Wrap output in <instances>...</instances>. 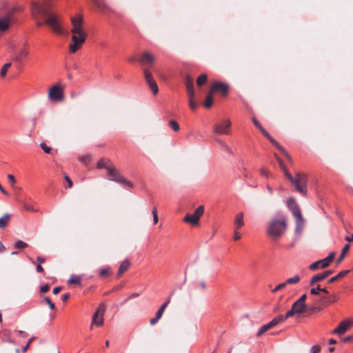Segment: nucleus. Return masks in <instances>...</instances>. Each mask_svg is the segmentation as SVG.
<instances>
[{
    "label": "nucleus",
    "mask_w": 353,
    "mask_h": 353,
    "mask_svg": "<svg viewBox=\"0 0 353 353\" xmlns=\"http://www.w3.org/2000/svg\"><path fill=\"white\" fill-rule=\"evenodd\" d=\"M31 12L37 21V26H41L46 24L55 33L59 34L63 33L60 19L57 14L51 12V3L49 0L32 1Z\"/></svg>",
    "instance_id": "nucleus-1"
},
{
    "label": "nucleus",
    "mask_w": 353,
    "mask_h": 353,
    "mask_svg": "<svg viewBox=\"0 0 353 353\" xmlns=\"http://www.w3.org/2000/svg\"><path fill=\"white\" fill-rule=\"evenodd\" d=\"M279 167L284 172L285 176L290 181L292 184L294 185L296 190L303 195L307 194V176L305 174L297 172L295 177H293L287 170L283 161L276 154H274Z\"/></svg>",
    "instance_id": "nucleus-2"
},
{
    "label": "nucleus",
    "mask_w": 353,
    "mask_h": 353,
    "mask_svg": "<svg viewBox=\"0 0 353 353\" xmlns=\"http://www.w3.org/2000/svg\"><path fill=\"white\" fill-rule=\"evenodd\" d=\"M287 229V221L284 216L274 217L268 224L267 234L274 240L280 239Z\"/></svg>",
    "instance_id": "nucleus-3"
},
{
    "label": "nucleus",
    "mask_w": 353,
    "mask_h": 353,
    "mask_svg": "<svg viewBox=\"0 0 353 353\" xmlns=\"http://www.w3.org/2000/svg\"><path fill=\"white\" fill-rule=\"evenodd\" d=\"M88 34L85 30L72 32V43H71L69 46V50L70 53H74L83 44Z\"/></svg>",
    "instance_id": "nucleus-4"
},
{
    "label": "nucleus",
    "mask_w": 353,
    "mask_h": 353,
    "mask_svg": "<svg viewBox=\"0 0 353 353\" xmlns=\"http://www.w3.org/2000/svg\"><path fill=\"white\" fill-rule=\"evenodd\" d=\"M203 212L204 207L203 205H200L194 210L193 214H187L183 219V221L194 225H197Z\"/></svg>",
    "instance_id": "nucleus-5"
},
{
    "label": "nucleus",
    "mask_w": 353,
    "mask_h": 353,
    "mask_svg": "<svg viewBox=\"0 0 353 353\" xmlns=\"http://www.w3.org/2000/svg\"><path fill=\"white\" fill-rule=\"evenodd\" d=\"M334 252H330L327 257L312 263L309 268L311 270H316L319 268H325L329 266L330 262L334 259Z\"/></svg>",
    "instance_id": "nucleus-6"
},
{
    "label": "nucleus",
    "mask_w": 353,
    "mask_h": 353,
    "mask_svg": "<svg viewBox=\"0 0 353 353\" xmlns=\"http://www.w3.org/2000/svg\"><path fill=\"white\" fill-rule=\"evenodd\" d=\"M107 171L109 173V180L116 181L123 185H126L129 187L132 186V183L121 176L114 168L111 167L108 168Z\"/></svg>",
    "instance_id": "nucleus-7"
},
{
    "label": "nucleus",
    "mask_w": 353,
    "mask_h": 353,
    "mask_svg": "<svg viewBox=\"0 0 353 353\" xmlns=\"http://www.w3.org/2000/svg\"><path fill=\"white\" fill-rule=\"evenodd\" d=\"M105 305H100L99 308L97 310V311L94 313L92 318V324L96 325L97 326H101L103 325L104 323V313L105 311Z\"/></svg>",
    "instance_id": "nucleus-8"
},
{
    "label": "nucleus",
    "mask_w": 353,
    "mask_h": 353,
    "mask_svg": "<svg viewBox=\"0 0 353 353\" xmlns=\"http://www.w3.org/2000/svg\"><path fill=\"white\" fill-rule=\"evenodd\" d=\"M48 97L52 101H62L63 99L62 88L57 85L52 86L49 91Z\"/></svg>",
    "instance_id": "nucleus-9"
},
{
    "label": "nucleus",
    "mask_w": 353,
    "mask_h": 353,
    "mask_svg": "<svg viewBox=\"0 0 353 353\" xmlns=\"http://www.w3.org/2000/svg\"><path fill=\"white\" fill-rule=\"evenodd\" d=\"M230 125L231 122L230 120L222 121L221 123L214 124L212 130L216 134H228Z\"/></svg>",
    "instance_id": "nucleus-10"
},
{
    "label": "nucleus",
    "mask_w": 353,
    "mask_h": 353,
    "mask_svg": "<svg viewBox=\"0 0 353 353\" xmlns=\"http://www.w3.org/2000/svg\"><path fill=\"white\" fill-rule=\"evenodd\" d=\"M144 77L150 88L154 94H157L159 88L156 81L154 80L151 72L148 69H144Z\"/></svg>",
    "instance_id": "nucleus-11"
},
{
    "label": "nucleus",
    "mask_w": 353,
    "mask_h": 353,
    "mask_svg": "<svg viewBox=\"0 0 353 353\" xmlns=\"http://www.w3.org/2000/svg\"><path fill=\"white\" fill-rule=\"evenodd\" d=\"M228 85L220 81H215L211 86V92H220L223 95H226L228 91Z\"/></svg>",
    "instance_id": "nucleus-12"
},
{
    "label": "nucleus",
    "mask_w": 353,
    "mask_h": 353,
    "mask_svg": "<svg viewBox=\"0 0 353 353\" xmlns=\"http://www.w3.org/2000/svg\"><path fill=\"white\" fill-rule=\"evenodd\" d=\"M71 23L72 28L71 29V32H79L82 30H85L83 27V19L80 17H71Z\"/></svg>",
    "instance_id": "nucleus-13"
},
{
    "label": "nucleus",
    "mask_w": 353,
    "mask_h": 353,
    "mask_svg": "<svg viewBox=\"0 0 353 353\" xmlns=\"http://www.w3.org/2000/svg\"><path fill=\"white\" fill-rule=\"evenodd\" d=\"M286 204L288 208L292 212L294 216H299L300 214H301V210L293 198L290 197L288 199Z\"/></svg>",
    "instance_id": "nucleus-14"
},
{
    "label": "nucleus",
    "mask_w": 353,
    "mask_h": 353,
    "mask_svg": "<svg viewBox=\"0 0 353 353\" xmlns=\"http://www.w3.org/2000/svg\"><path fill=\"white\" fill-rule=\"evenodd\" d=\"M333 273V270H325L322 273L314 275L310 281V285H314L316 283L325 279L329 275Z\"/></svg>",
    "instance_id": "nucleus-15"
},
{
    "label": "nucleus",
    "mask_w": 353,
    "mask_h": 353,
    "mask_svg": "<svg viewBox=\"0 0 353 353\" xmlns=\"http://www.w3.org/2000/svg\"><path fill=\"white\" fill-rule=\"evenodd\" d=\"M142 66L152 67L154 59L150 52H144L139 60Z\"/></svg>",
    "instance_id": "nucleus-16"
},
{
    "label": "nucleus",
    "mask_w": 353,
    "mask_h": 353,
    "mask_svg": "<svg viewBox=\"0 0 353 353\" xmlns=\"http://www.w3.org/2000/svg\"><path fill=\"white\" fill-rule=\"evenodd\" d=\"M296 219V227L294 229V232L296 235H301L305 228V220L303 218L302 215L294 216Z\"/></svg>",
    "instance_id": "nucleus-17"
},
{
    "label": "nucleus",
    "mask_w": 353,
    "mask_h": 353,
    "mask_svg": "<svg viewBox=\"0 0 353 353\" xmlns=\"http://www.w3.org/2000/svg\"><path fill=\"white\" fill-rule=\"evenodd\" d=\"M351 325V322L347 320L343 321L340 323L338 327H336L333 331V334H344L350 327Z\"/></svg>",
    "instance_id": "nucleus-18"
},
{
    "label": "nucleus",
    "mask_w": 353,
    "mask_h": 353,
    "mask_svg": "<svg viewBox=\"0 0 353 353\" xmlns=\"http://www.w3.org/2000/svg\"><path fill=\"white\" fill-rule=\"evenodd\" d=\"M12 19V14L9 13L5 16L0 17V32H4L10 27Z\"/></svg>",
    "instance_id": "nucleus-19"
},
{
    "label": "nucleus",
    "mask_w": 353,
    "mask_h": 353,
    "mask_svg": "<svg viewBox=\"0 0 353 353\" xmlns=\"http://www.w3.org/2000/svg\"><path fill=\"white\" fill-rule=\"evenodd\" d=\"M266 138L274 145L276 146L278 150L281 152L283 155L289 160H291V157L289 155V154L286 152V150L274 139L272 138L270 134L268 135V137H266Z\"/></svg>",
    "instance_id": "nucleus-20"
},
{
    "label": "nucleus",
    "mask_w": 353,
    "mask_h": 353,
    "mask_svg": "<svg viewBox=\"0 0 353 353\" xmlns=\"http://www.w3.org/2000/svg\"><path fill=\"white\" fill-rule=\"evenodd\" d=\"M292 307L297 314H303L307 310L305 304L301 303L296 301L292 304Z\"/></svg>",
    "instance_id": "nucleus-21"
},
{
    "label": "nucleus",
    "mask_w": 353,
    "mask_h": 353,
    "mask_svg": "<svg viewBox=\"0 0 353 353\" xmlns=\"http://www.w3.org/2000/svg\"><path fill=\"white\" fill-rule=\"evenodd\" d=\"M234 223L236 230L239 229L241 227H242L244 225L243 213V212H239V214H237L236 215Z\"/></svg>",
    "instance_id": "nucleus-22"
},
{
    "label": "nucleus",
    "mask_w": 353,
    "mask_h": 353,
    "mask_svg": "<svg viewBox=\"0 0 353 353\" xmlns=\"http://www.w3.org/2000/svg\"><path fill=\"white\" fill-rule=\"evenodd\" d=\"M186 88H187V92L189 98H194V86L193 83L190 77H187L186 80Z\"/></svg>",
    "instance_id": "nucleus-23"
},
{
    "label": "nucleus",
    "mask_w": 353,
    "mask_h": 353,
    "mask_svg": "<svg viewBox=\"0 0 353 353\" xmlns=\"http://www.w3.org/2000/svg\"><path fill=\"white\" fill-rule=\"evenodd\" d=\"M130 263L128 259H125L121 262L118 270V276H120L125 271H127L130 267Z\"/></svg>",
    "instance_id": "nucleus-24"
},
{
    "label": "nucleus",
    "mask_w": 353,
    "mask_h": 353,
    "mask_svg": "<svg viewBox=\"0 0 353 353\" xmlns=\"http://www.w3.org/2000/svg\"><path fill=\"white\" fill-rule=\"evenodd\" d=\"M92 2L94 6L101 12H104L105 10L108 9V5L103 0H92Z\"/></svg>",
    "instance_id": "nucleus-25"
},
{
    "label": "nucleus",
    "mask_w": 353,
    "mask_h": 353,
    "mask_svg": "<svg viewBox=\"0 0 353 353\" xmlns=\"http://www.w3.org/2000/svg\"><path fill=\"white\" fill-rule=\"evenodd\" d=\"M11 215L8 213H6L0 218V228L3 229L7 227L10 222Z\"/></svg>",
    "instance_id": "nucleus-26"
},
{
    "label": "nucleus",
    "mask_w": 353,
    "mask_h": 353,
    "mask_svg": "<svg viewBox=\"0 0 353 353\" xmlns=\"http://www.w3.org/2000/svg\"><path fill=\"white\" fill-rule=\"evenodd\" d=\"M28 55V52L25 49H21L18 54L14 57V60L17 62H21L23 59L26 58Z\"/></svg>",
    "instance_id": "nucleus-27"
},
{
    "label": "nucleus",
    "mask_w": 353,
    "mask_h": 353,
    "mask_svg": "<svg viewBox=\"0 0 353 353\" xmlns=\"http://www.w3.org/2000/svg\"><path fill=\"white\" fill-rule=\"evenodd\" d=\"M350 271L349 270L341 271L337 275L332 277L328 280L329 283H332L337 281L339 279L346 276Z\"/></svg>",
    "instance_id": "nucleus-28"
},
{
    "label": "nucleus",
    "mask_w": 353,
    "mask_h": 353,
    "mask_svg": "<svg viewBox=\"0 0 353 353\" xmlns=\"http://www.w3.org/2000/svg\"><path fill=\"white\" fill-rule=\"evenodd\" d=\"M110 161L109 159H101L98 161L97 167L99 169L105 168L107 170V168L110 167Z\"/></svg>",
    "instance_id": "nucleus-29"
},
{
    "label": "nucleus",
    "mask_w": 353,
    "mask_h": 353,
    "mask_svg": "<svg viewBox=\"0 0 353 353\" xmlns=\"http://www.w3.org/2000/svg\"><path fill=\"white\" fill-rule=\"evenodd\" d=\"M252 122L254 125L261 131L264 137H268L270 134L262 127V125L259 123L256 118H252Z\"/></svg>",
    "instance_id": "nucleus-30"
},
{
    "label": "nucleus",
    "mask_w": 353,
    "mask_h": 353,
    "mask_svg": "<svg viewBox=\"0 0 353 353\" xmlns=\"http://www.w3.org/2000/svg\"><path fill=\"white\" fill-rule=\"evenodd\" d=\"M272 327V324L270 322H269L268 323H266L260 327L256 335L261 336L262 334L265 333V332H267Z\"/></svg>",
    "instance_id": "nucleus-31"
},
{
    "label": "nucleus",
    "mask_w": 353,
    "mask_h": 353,
    "mask_svg": "<svg viewBox=\"0 0 353 353\" xmlns=\"http://www.w3.org/2000/svg\"><path fill=\"white\" fill-rule=\"evenodd\" d=\"M349 249H350V245L349 244H346L343 247V250L341 251V255H340V256L337 259V261H336L337 263H341L343 260V259H344L347 252L349 250Z\"/></svg>",
    "instance_id": "nucleus-32"
},
{
    "label": "nucleus",
    "mask_w": 353,
    "mask_h": 353,
    "mask_svg": "<svg viewBox=\"0 0 353 353\" xmlns=\"http://www.w3.org/2000/svg\"><path fill=\"white\" fill-rule=\"evenodd\" d=\"M170 301V297H169L168 300L158 309V310L156 312L158 316L160 315L162 317L164 310L169 304Z\"/></svg>",
    "instance_id": "nucleus-33"
},
{
    "label": "nucleus",
    "mask_w": 353,
    "mask_h": 353,
    "mask_svg": "<svg viewBox=\"0 0 353 353\" xmlns=\"http://www.w3.org/2000/svg\"><path fill=\"white\" fill-rule=\"evenodd\" d=\"M212 103H213V97H212V93H210L206 97V99L204 103V106L206 108H210L212 107Z\"/></svg>",
    "instance_id": "nucleus-34"
},
{
    "label": "nucleus",
    "mask_w": 353,
    "mask_h": 353,
    "mask_svg": "<svg viewBox=\"0 0 353 353\" xmlns=\"http://www.w3.org/2000/svg\"><path fill=\"white\" fill-rule=\"evenodd\" d=\"M68 283L69 284H79L81 283V277L77 275H72L68 280Z\"/></svg>",
    "instance_id": "nucleus-35"
},
{
    "label": "nucleus",
    "mask_w": 353,
    "mask_h": 353,
    "mask_svg": "<svg viewBox=\"0 0 353 353\" xmlns=\"http://www.w3.org/2000/svg\"><path fill=\"white\" fill-rule=\"evenodd\" d=\"M285 320L283 317V315H279L277 316H276L275 318H274L271 321V324H272V327L276 326L277 324H279V323H281V322H284Z\"/></svg>",
    "instance_id": "nucleus-36"
},
{
    "label": "nucleus",
    "mask_w": 353,
    "mask_h": 353,
    "mask_svg": "<svg viewBox=\"0 0 353 353\" xmlns=\"http://www.w3.org/2000/svg\"><path fill=\"white\" fill-rule=\"evenodd\" d=\"M300 281V277L298 275H295L292 278H290V279H288L285 281V285H291V284H295V283H297L299 281Z\"/></svg>",
    "instance_id": "nucleus-37"
},
{
    "label": "nucleus",
    "mask_w": 353,
    "mask_h": 353,
    "mask_svg": "<svg viewBox=\"0 0 353 353\" xmlns=\"http://www.w3.org/2000/svg\"><path fill=\"white\" fill-rule=\"evenodd\" d=\"M207 79H208V77L205 74H203L200 75L198 77L197 81H196L197 85L201 86V85L205 84L207 81Z\"/></svg>",
    "instance_id": "nucleus-38"
},
{
    "label": "nucleus",
    "mask_w": 353,
    "mask_h": 353,
    "mask_svg": "<svg viewBox=\"0 0 353 353\" xmlns=\"http://www.w3.org/2000/svg\"><path fill=\"white\" fill-rule=\"evenodd\" d=\"M11 63H7L3 65V67L1 69L0 74L2 77H5L8 69L10 67Z\"/></svg>",
    "instance_id": "nucleus-39"
},
{
    "label": "nucleus",
    "mask_w": 353,
    "mask_h": 353,
    "mask_svg": "<svg viewBox=\"0 0 353 353\" xmlns=\"http://www.w3.org/2000/svg\"><path fill=\"white\" fill-rule=\"evenodd\" d=\"M27 246H28V244L21 240L16 241V243H14V247L16 248H26Z\"/></svg>",
    "instance_id": "nucleus-40"
},
{
    "label": "nucleus",
    "mask_w": 353,
    "mask_h": 353,
    "mask_svg": "<svg viewBox=\"0 0 353 353\" xmlns=\"http://www.w3.org/2000/svg\"><path fill=\"white\" fill-rule=\"evenodd\" d=\"M170 125L174 131L177 132L179 130V125L174 120L170 121Z\"/></svg>",
    "instance_id": "nucleus-41"
},
{
    "label": "nucleus",
    "mask_w": 353,
    "mask_h": 353,
    "mask_svg": "<svg viewBox=\"0 0 353 353\" xmlns=\"http://www.w3.org/2000/svg\"><path fill=\"white\" fill-rule=\"evenodd\" d=\"M294 314H297L296 312L293 310L292 307L285 314V316H283L284 320L285 321L287 319L292 317Z\"/></svg>",
    "instance_id": "nucleus-42"
},
{
    "label": "nucleus",
    "mask_w": 353,
    "mask_h": 353,
    "mask_svg": "<svg viewBox=\"0 0 353 353\" xmlns=\"http://www.w3.org/2000/svg\"><path fill=\"white\" fill-rule=\"evenodd\" d=\"M40 146L42 148V150L44 151V152H46L47 154L50 153L52 148L50 146H48L43 142L41 143Z\"/></svg>",
    "instance_id": "nucleus-43"
},
{
    "label": "nucleus",
    "mask_w": 353,
    "mask_h": 353,
    "mask_svg": "<svg viewBox=\"0 0 353 353\" xmlns=\"http://www.w3.org/2000/svg\"><path fill=\"white\" fill-rule=\"evenodd\" d=\"M44 301L49 305V307L51 309V310H54L55 309V305L51 301V300L50 299V298H48V296H46L44 297L43 299Z\"/></svg>",
    "instance_id": "nucleus-44"
},
{
    "label": "nucleus",
    "mask_w": 353,
    "mask_h": 353,
    "mask_svg": "<svg viewBox=\"0 0 353 353\" xmlns=\"http://www.w3.org/2000/svg\"><path fill=\"white\" fill-rule=\"evenodd\" d=\"M221 148L229 154H233L231 148L225 143L221 147Z\"/></svg>",
    "instance_id": "nucleus-45"
},
{
    "label": "nucleus",
    "mask_w": 353,
    "mask_h": 353,
    "mask_svg": "<svg viewBox=\"0 0 353 353\" xmlns=\"http://www.w3.org/2000/svg\"><path fill=\"white\" fill-rule=\"evenodd\" d=\"M189 105L190 108L194 110L197 107V103L194 101V98H189Z\"/></svg>",
    "instance_id": "nucleus-46"
},
{
    "label": "nucleus",
    "mask_w": 353,
    "mask_h": 353,
    "mask_svg": "<svg viewBox=\"0 0 353 353\" xmlns=\"http://www.w3.org/2000/svg\"><path fill=\"white\" fill-rule=\"evenodd\" d=\"M110 270V268H101L99 270V274L101 276H104L108 274Z\"/></svg>",
    "instance_id": "nucleus-47"
},
{
    "label": "nucleus",
    "mask_w": 353,
    "mask_h": 353,
    "mask_svg": "<svg viewBox=\"0 0 353 353\" xmlns=\"http://www.w3.org/2000/svg\"><path fill=\"white\" fill-rule=\"evenodd\" d=\"M321 285H319L316 288H312L310 290V294L313 295L319 294V293L321 292Z\"/></svg>",
    "instance_id": "nucleus-48"
},
{
    "label": "nucleus",
    "mask_w": 353,
    "mask_h": 353,
    "mask_svg": "<svg viewBox=\"0 0 353 353\" xmlns=\"http://www.w3.org/2000/svg\"><path fill=\"white\" fill-rule=\"evenodd\" d=\"M285 286H286V285H285V282H284V283H280V284L277 285H276V287H275V288L272 290V292L273 293H274V292H277V291H279V290H280L283 289V288H285Z\"/></svg>",
    "instance_id": "nucleus-49"
},
{
    "label": "nucleus",
    "mask_w": 353,
    "mask_h": 353,
    "mask_svg": "<svg viewBox=\"0 0 353 353\" xmlns=\"http://www.w3.org/2000/svg\"><path fill=\"white\" fill-rule=\"evenodd\" d=\"M161 318V316L160 315H157V314L156 313V315H155V317L154 318H152L150 321V323L151 325H154L156 324L158 321Z\"/></svg>",
    "instance_id": "nucleus-50"
},
{
    "label": "nucleus",
    "mask_w": 353,
    "mask_h": 353,
    "mask_svg": "<svg viewBox=\"0 0 353 353\" xmlns=\"http://www.w3.org/2000/svg\"><path fill=\"white\" fill-rule=\"evenodd\" d=\"M34 339V337H32L29 339L28 343L23 347L22 352L25 353L27 350L29 348L30 344L32 342V341Z\"/></svg>",
    "instance_id": "nucleus-51"
},
{
    "label": "nucleus",
    "mask_w": 353,
    "mask_h": 353,
    "mask_svg": "<svg viewBox=\"0 0 353 353\" xmlns=\"http://www.w3.org/2000/svg\"><path fill=\"white\" fill-rule=\"evenodd\" d=\"M261 174L268 177L270 175V172L265 168H262L260 170Z\"/></svg>",
    "instance_id": "nucleus-52"
},
{
    "label": "nucleus",
    "mask_w": 353,
    "mask_h": 353,
    "mask_svg": "<svg viewBox=\"0 0 353 353\" xmlns=\"http://www.w3.org/2000/svg\"><path fill=\"white\" fill-rule=\"evenodd\" d=\"M152 216H153V222H154V224H157L158 223V216H157V212L156 211L155 209H154L152 210Z\"/></svg>",
    "instance_id": "nucleus-53"
},
{
    "label": "nucleus",
    "mask_w": 353,
    "mask_h": 353,
    "mask_svg": "<svg viewBox=\"0 0 353 353\" xmlns=\"http://www.w3.org/2000/svg\"><path fill=\"white\" fill-rule=\"evenodd\" d=\"M139 296V293H137V292H134L132 294H131L124 301L123 303H125L127 302L128 300L130 299H134L135 297H138Z\"/></svg>",
    "instance_id": "nucleus-54"
},
{
    "label": "nucleus",
    "mask_w": 353,
    "mask_h": 353,
    "mask_svg": "<svg viewBox=\"0 0 353 353\" xmlns=\"http://www.w3.org/2000/svg\"><path fill=\"white\" fill-rule=\"evenodd\" d=\"M8 179L12 185L16 183L15 178L12 174H8Z\"/></svg>",
    "instance_id": "nucleus-55"
},
{
    "label": "nucleus",
    "mask_w": 353,
    "mask_h": 353,
    "mask_svg": "<svg viewBox=\"0 0 353 353\" xmlns=\"http://www.w3.org/2000/svg\"><path fill=\"white\" fill-rule=\"evenodd\" d=\"M49 289H50V285L48 284H46V285L41 286V292L42 293H46L49 290Z\"/></svg>",
    "instance_id": "nucleus-56"
},
{
    "label": "nucleus",
    "mask_w": 353,
    "mask_h": 353,
    "mask_svg": "<svg viewBox=\"0 0 353 353\" xmlns=\"http://www.w3.org/2000/svg\"><path fill=\"white\" fill-rule=\"evenodd\" d=\"M307 296L306 294H303L301 296V297L296 300V301H299L301 303L305 304V300H306Z\"/></svg>",
    "instance_id": "nucleus-57"
},
{
    "label": "nucleus",
    "mask_w": 353,
    "mask_h": 353,
    "mask_svg": "<svg viewBox=\"0 0 353 353\" xmlns=\"http://www.w3.org/2000/svg\"><path fill=\"white\" fill-rule=\"evenodd\" d=\"M311 353H319L320 347L319 346H312L310 350Z\"/></svg>",
    "instance_id": "nucleus-58"
},
{
    "label": "nucleus",
    "mask_w": 353,
    "mask_h": 353,
    "mask_svg": "<svg viewBox=\"0 0 353 353\" xmlns=\"http://www.w3.org/2000/svg\"><path fill=\"white\" fill-rule=\"evenodd\" d=\"M241 239V234L236 231V230L234 232V240L238 241Z\"/></svg>",
    "instance_id": "nucleus-59"
},
{
    "label": "nucleus",
    "mask_w": 353,
    "mask_h": 353,
    "mask_svg": "<svg viewBox=\"0 0 353 353\" xmlns=\"http://www.w3.org/2000/svg\"><path fill=\"white\" fill-rule=\"evenodd\" d=\"M80 161H83V163H87V162L90 161V157L84 156L83 157H81Z\"/></svg>",
    "instance_id": "nucleus-60"
},
{
    "label": "nucleus",
    "mask_w": 353,
    "mask_h": 353,
    "mask_svg": "<svg viewBox=\"0 0 353 353\" xmlns=\"http://www.w3.org/2000/svg\"><path fill=\"white\" fill-rule=\"evenodd\" d=\"M24 208L28 211L34 212V208L31 205H29L28 204H24Z\"/></svg>",
    "instance_id": "nucleus-61"
},
{
    "label": "nucleus",
    "mask_w": 353,
    "mask_h": 353,
    "mask_svg": "<svg viewBox=\"0 0 353 353\" xmlns=\"http://www.w3.org/2000/svg\"><path fill=\"white\" fill-rule=\"evenodd\" d=\"M214 140L216 141V143L220 145V147H221L224 143L225 142H223L221 139H220L219 138H217V137H215L214 138Z\"/></svg>",
    "instance_id": "nucleus-62"
},
{
    "label": "nucleus",
    "mask_w": 353,
    "mask_h": 353,
    "mask_svg": "<svg viewBox=\"0 0 353 353\" xmlns=\"http://www.w3.org/2000/svg\"><path fill=\"white\" fill-rule=\"evenodd\" d=\"M214 140L216 141V143L220 145V147H221L224 143L225 142H223L221 139H220L219 138H217V137H215L214 138Z\"/></svg>",
    "instance_id": "nucleus-63"
},
{
    "label": "nucleus",
    "mask_w": 353,
    "mask_h": 353,
    "mask_svg": "<svg viewBox=\"0 0 353 353\" xmlns=\"http://www.w3.org/2000/svg\"><path fill=\"white\" fill-rule=\"evenodd\" d=\"M65 179L67 181L68 183V187L71 188L72 186V182L71 179L67 175L65 176Z\"/></svg>",
    "instance_id": "nucleus-64"
}]
</instances>
